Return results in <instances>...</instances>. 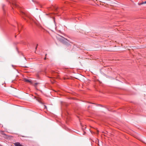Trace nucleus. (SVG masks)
<instances>
[{"label":"nucleus","mask_w":146,"mask_h":146,"mask_svg":"<svg viewBox=\"0 0 146 146\" xmlns=\"http://www.w3.org/2000/svg\"><path fill=\"white\" fill-rule=\"evenodd\" d=\"M20 15L28 23L30 22V21H31V19L23 11L21 12Z\"/></svg>","instance_id":"nucleus-1"},{"label":"nucleus","mask_w":146,"mask_h":146,"mask_svg":"<svg viewBox=\"0 0 146 146\" xmlns=\"http://www.w3.org/2000/svg\"><path fill=\"white\" fill-rule=\"evenodd\" d=\"M14 144L15 146H23V145L21 144L20 143L18 142L15 143Z\"/></svg>","instance_id":"nucleus-2"},{"label":"nucleus","mask_w":146,"mask_h":146,"mask_svg":"<svg viewBox=\"0 0 146 146\" xmlns=\"http://www.w3.org/2000/svg\"><path fill=\"white\" fill-rule=\"evenodd\" d=\"M64 40H67V39H66L63 37H61V38L60 39V41L63 43L64 42Z\"/></svg>","instance_id":"nucleus-3"},{"label":"nucleus","mask_w":146,"mask_h":146,"mask_svg":"<svg viewBox=\"0 0 146 146\" xmlns=\"http://www.w3.org/2000/svg\"><path fill=\"white\" fill-rule=\"evenodd\" d=\"M23 80L25 82H28L30 83L31 82V81L30 80H28L26 78H24Z\"/></svg>","instance_id":"nucleus-4"},{"label":"nucleus","mask_w":146,"mask_h":146,"mask_svg":"<svg viewBox=\"0 0 146 146\" xmlns=\"http://www.w3.org/2000/svg\"><path fill=\"white\" fill-rule=\"evenodd\" d=\"M13 5H14V6H15L16 7H19V6L18 5L15 3V2H13Z\"/></svg>","instance_id":"nucleus-5"},{"label":"nucleus","mask_w":146,"mask_h":146,"mask_svg":"<svg viewBox=\"0 0 146 146\" xmlns=\"http://www.w3.org/2000/svg\"><path fill=\"white\" fill-rule=\"evenodd\" d=\"M145 3H146V1L145 2H143L142 3H139L138 4L139 5H141L144 4Z\"/></svg>","instance_id":"nucleus-6"},{"label":"nucleus","mask_w":146,"mask_h":146,"mask_svg":"<svg viewBox=\"0 0 146 146\" xmlns=\"http://www.w3.org/2000/svg\"><path fill=\"white\" fill-rule=\"evenodd\" d=\"M17 24V25H18V29L19 31V25H18V24Z\"/></svg>","instance_id":"nucleus-7"},{"label":"nucleus","mask_w":146,"mask_h":146,"mask_svg":"<svg viewBox=\"0 0 146 146\" xmlns=\"http://www.w3.org/2000/svg\"><path fill=\"white\" fill-rule=\"evenodd\" d=\"M4 5H3V6H2V7H3H3H4Z\"/></svg>","instance_id":"nucleus-8"},{"label":"nucleus","mask_w":146,"mask_h":146,"mask_svg":"<svg viewBox=\"0 0 146 146\" xmlns=\"http://www.w3.org/2000/svg\"><path fill=\"white\" fill-rule=\"evenodd\" d=\"M53 20H54V22H55V20H54V19H53Z\"/></svg>","instance_id":"nucleus-9"},{"label":"nucleus","mask_w":146,"mask_h":146,"mask_svg":"<svg viewBox=\"0 0 146 146\" xmlns=\"http://www.w3.org/2000/svg\"><path fill=\"white\" fill-rule=\"evenodd\" d=\"M46 57H45V58H44V60H46Z\"/></svg>","instance_id":"nucleus-10"},{"label":"nucleus","mask_w":146,"mask_h":146,"mask_svg":"<svg viewBox=\"0 0 146 146\" xmlns=\"http://www.w3.org/2000/svg\"><path fill=\"white\" fill-rule=\"evenodd\" d=\"M35 84H36V85H37V83H36Z\"/></svg>","instance_id":"nucleus-11"}]
</instances>
